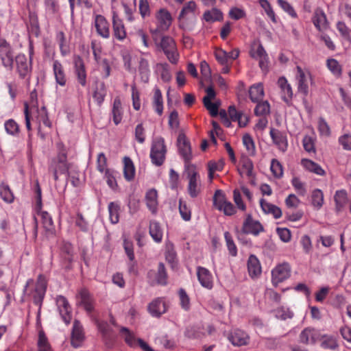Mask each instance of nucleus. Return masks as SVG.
Returning <instances> with one entry per match:
<instances>
[{
	"instance_id": "13d9d810",
	"label": "nucleus",
	"mask_w": 351,
	"mask_h": 351,
	"mask_svg": "<svg viewBox=\"0 0 351 351\" xmlns=\"http://www.w3.org/2000/svg\"><path fill=\"white\" fill-rule=\"evenodd\" d=\"M157 282L162 285H165L167 282V274L165 265L162 263H160L158 267V273L156 275Z\"/></svg>"
},
{
	"instance_id": "69168bd1",
	"label": "nucleus",
	"mask_w": 351,
	"mask_h": 351,
	"mask_svg": "<svg viewBox=\"0 0 351 351\" xmlns=\"http://www.w3.org/2000/svg\"><path fill=\"white\" fill-rule=\"evenodd\" d=\"M321 346L324 349L335 350L338 347V343L335 338L332 337H325L322 341Z\"/></svg>"
},
{
	"instance_id": "cd10ccee",
	"label": "nucleus",
	"mask_w": 351,
	"mask_h": 351,
	"mask_svg": "<svg viewBox=\"0 0 351 351\" xmlns=\"http://www.w3.org/2000/svg\"><path fill=\"white\" fill-rule=\"evenodd\" d=\"M38 215L40 216L42 223L46 231L47 236H53L55 232V228L51 215L46 211H40Z\"/></svg>"
},
{
	"instance_id": "f8f14e48",
	"label": "nucleus",
	"mask_w": 351,
	"mask_h": 351,
	"mask_svg": "<svg viewBox=\"0 0 351 351\" xmlns=\"http://www.w3.org/2000/svg\"><path fill=\"white\" fill-rule=\"evenodd\" d=\"M99 331L102 335L103 339L105 343L108 346H111L115 337V334L110 326L106 322H96Z\"/></svg>"
},
{
	"instance_id": "774afa93",
	"label": "nucleus",
	"mask_w": 351,
	"mask_h": 351,
	"mask_svg": "<svg viewBox=\"0 0 351 351\" xmlns=\"http://www.w3.org/2000/svg\"><path fill=\"white\" fill-rule=\"evenodd\" d=\"M338 142L343 149L351 151V134H345L340 136L338 138Z\"/></svg>"
},
{
	"instance_id": "72a5a7b5",
	"label": "nucleus",
	"mask_w": 351,
	"mask_h": 351,
	"mask_svg": "<svg viewBox=\"0 0 351 351\" xmlns=\"http://www.w3.org/2000/svg\"><path fill=\"white\" fill-rule=\"evenodd\" d=\"M149 234L156 243H160L163 237V230L160 224L156 221H151L149 223Z\"/></svg>"
},
{
	"instance_id": "6e6552de",
	"label": "nucleus",
	"mask_w": 351,
	"mask_h": 351,
	"mask_svg": "<svg viewBox=\"0 0 351 351\" xmlns=\"http://www.w3.org/2000/svg\"><path fill=\"white\" fill-rule=\"evenodd\" d=\"M291 275V267L289 263H284L277 265L271 271L272 283L277 286L279 283L289 278Z\"/></svg>"
},
{
	"instance_id": "b1692460",
	"label": "nucleus",
	"mask_w": 351,
	"mask_h": 351,
	"mask_svg": "<svg viewBox=\"0 0 351 351\" xmlns=\"http://www.w3.org/2000/svg\"><path fill=\"white\" fill-rule=\"evenodd\" d=\"M148 310L152 316L158 317L166 312V304L162 298H157L149 304Z\"/></svg>"
},
{
	"instance_id": "58836bf2",
	"label": "nucleus",
	"mask_w": 351,
	"mask_h": 351,
	"mask_svg": "<svg viewBox=\"0 0 351 351\" xmlns=\"http://www.w3.org/2000/svg\"><path fill=\"white\" fill-rule=\"evenodd\" d=\"M196 8V3L193 1H190L185 3L180 12L178 16L179 20L184 19L187 17L194 16L195 14Z\"/></svg>"
},
{
	"instance_id": "f03ea898",
	"label": "nucleus",
	"mask_w": 351,
	"mask_h": 351,
	"mask_svg": "<svg viewBox=\"0 0 351 351\" xmlns=\"http://www.w3.org/2000/svg\"><path fill=\"white\" fill-rule=\"evenodd\" d=\"M188 180L187 191L191 197H197L201 193L200 176L195 166H191L184 170Z\"/></svg>"
},
{
	"instance_id": "bf43d9fd",
	"label": "nucleus",
	"mask_w": 351,
	"mask_h": 351,
	"mask_svg": "<svg viewBox=\"0 0 351 351\" xmlns=\"http://www.w3.org/2000/svg\"><path fill=\"white\" fill-rule=\"evenodd\" d=\"M179 212L184 221H189L191 219V211L187 206L186 203L182 201V199L179 200Z\"/></svg>"
},
{
	"instance_id": "37998d69",
	"label": "nucleus",
	"mask_w": 351,
	"mask_h": 351,
	"mask_svg": "<svg viewBox=\"0 0 351 351\" xmlns=\"http://www.w3.org/2000/svg\"><path fill=\"white\" fill-rule=\"evenodd\" d=\"M156 72L160 74V78L164 82H169L172 79L169 64L167 63L157 64Z\"/></svg>"
},
{
	"instance_id": "aec40b11",
	"label": "nucleus",
	"mask_w": 351,
	"mask_h": 351,
	"mask_svg": "<svg viewBox=\"0 0 351 351\" xmlns=\"http://www.w3.org/2000/svg\"><path fill=\"white\" fill-rule=\"evenodd\" d=\"M84 338L83 328L78 320H75L71 333V344L74 348L81 346Z\"/></svg>"
},
{
	"instance_id": "20e7f679",
	"label": "nucleus",
	"mask_w": 351,
	"mask_h": 351,
	"mask_svg": "<svg viewBox=\"0 0 351 351\" xmlns=\"http://www.w3.org/2000/svg\"><path fill=\"white\" fill-rule=\"evenodd\" d=\"M214 206L220 211H223L226 215H232L236 209L233 204L227 201L224 193L221 190H217L213 197Z\"/></svg>"
},
{
	"instance_id": "c756f323",
	"label": "nucleus",
	"mask_w": 351,
	"mask_h": 351,
	"mask_svg": "<svg viewBox=\"0 0 351 351\" xmlns=\"http://www.w3.org/2000/svg\"><path fill=\"white\" fill-rule=\"evenodd\" d=\"M247 269L252 278H256L261 274V267L258 259L254 255H251L247 261Z\"/></svg>"
},
{
	"instance_id": "864d4df0",
	"label": "nucleus",
	"mask_w": 351,
	"mask_h": 351,
	"mask_svg": "<svg viewBox=\"0 0 351 351\" xmlns=\"http://www.w3.org/2000/svg\"><path fill=\"white\" fill-rule=\"evenodd\" d=\"M269 112L270 105L267 101L258 102L254 109V113L256 116H264L269 114Z\"/></svg>"
},
{
	"instance_id": "c03bdc74",
	"label": "nucleus",
	"mask_w": 351,
	"mask_h": 351,
	"mask_svg": "<svg viewBox=\"0 0 351 351\" xmlns=\"http://www.w3.org/2000/svg\"><path fill=\"white\" fill-rule=\"evenodd\" d=\"M153 106L155 111L161 115L163 112V101L160 90L158 88L154 89V94L153 98Z\"/></svg>"
},
{
	"instance_id": "f257e3e1",
	"label": "nucleus",
	"mask_w": 351,
	"mask_h": 351,
	"mask_svg": "<svg viewBox=\"0 0 351 351\" xmlns=\"http://www.w3.org/2000/svg\"><path fill=\"white\" fill-rule=\"evenodd\" d=\"M167 147L165 138L156 136L152 139L150 147L149 157L153 165L160 167L163 165L166 159Z\"/></svg>"
},
{
	"instance_id": "3c124183",
	"label": "nucleus",
	"mask_w": 351,
	"mask_h": 351,
	"mask_svg": "<svg viewBox=\"0 0 351 351\" xmlns=\"http://www.w3.org/2000/svg\"><path fill=\"white\" fill-rule=\"evenodd\" d=\"M4 128L7 134L16 136L19 133V125L14 119H9L4 123Z\"/></svg>"
},
{
	"instance_id": "ddd939ff",
	"label": "nucleus",
	"mask_w": 351,
	"mask_h": 351,
	"mask_svg": "<svg viewBox=\"0 0 351 351\" xmlns=\"http://www.w3.org/2000/svg\"><path fill=\"white\" fill-rule=\"evenodd\" d=\"M197 276L200 285L208 289L213 287V279L210 271L201 266L197 267Z\"/></svg>"
},
{
	"instance_id": "a878e982",
	"label": "nucleus",
	"mask_w": 351,
	"mask_h": 351,
	"mask_svg": "<svg viewBox=\"0 0 351 351\" xmlns=\"http://www.w3.org/2000/svg\"><path fill=\"white\" fill-rule=\"evenodd\" d=\"M146 205L149 210L156 214L158 209V193L154 189H149L145 195Z\"/></svg>"
},
{
	"instance_id": "de8ad7c7",
	"label": "nucleus",
	"mask_w": 351,
	"mask_h": 351,
	"mask_svg": "<svg viewBox=\"0 0 351 351\" xmlns=\"http://www.w3.org/2000/svg\"><path fill=\"white\" fill-rule=\"evenodd\" d=\"M0 197L5 202L8 204L12 203L14 199L10 186L4 182L0 184Z\"/></svg>"
},
{
	"instance_id": "6ab92c4d",
	"label": "nucleus",
	"mask_w": 351,
	"mask_h": 351,
	"mask_svg": "<svg viewBox=\"0 0 351 351\" xmlns=\"http://www.w3.org/2000/svg\"><path fill=\"white\" fill-rule=\"evenodd\" d=\"M278 85L281 89L282 99L288 105L291 106L293 97V90L291 85L287 79L281 77L278 80Z\"/></svg>"
},
{
	"instance_id": "f3484780",
	"label": "nucleus",
	"mask_w": 351,
	"mask_h": 351,
	"mask_svg": "<svg viewBox=\"0 0 351 351\" xmlns=\"http://www.w3.org/2000/svg\"><path fill=\"white\" fill-rule=\"evenodd\" d=\"M46 288L47 286L45 282L41 280L40 277L36 284L34 291L32 293L33 302L36 305L38 306L39 308L41 307L43 300L45 295Z\"/></svg>"
},
{
	"instance_id": "9d476101",
	"label": "nucleus",
	"mask_w": 351,
	"mask_h": 351,
	"mask_svg": "<svg viewBox=\"0 0 351 351\" xmlns=\"http://www.w3.org/2000/svg\"><path fill=\"white\" fill-rule=\"evenodd\" d=\"M264 230L263 225L258 220L254 219L251 214L246 215L242 226V231L244 233L258 236Z\"/></svg>"
},
{
	"instance_id": "423d86ee",
	"label": "nucleus",
	"mask_w": 351,
	"mask_h": 351,
	"mask_svg": "<svg viewBox=\"0 0 351 351\" xmlns=\"http://www.w3.org/2000/svg\"><path fill=\"white\" fill-rule=\"evenodd\" d=\"M160 47L169 61L172 64H177L179 60V54L174 40L170 36H164L162 38Z\"/></svg>"
},
{
	"instance_id": "79ce46f5",
	"label": "nucleus",
	"mask_w": 351,
	"mask_h": 351,
	"mask_svg": "<svg viewBox=\"0 0 351 351\" xmlns=\"http://www.w3.org/2000/svg\"><path fill=\"white\" fill-rule=\"evenodd\" d=\"M312 20L313 25L319 31H321L326 26L327 21L326 14L321 10H315Z\"/></svg>"
},
{
	"instance_id": "9b49d317",
	"label": "nucleus",
	"mask_w": 351,
	"mask_h": 351,
	"mask_svg": "<svg viewBox=\"0 0 351 351\" xmlns=\"http://www.w3.org/2000/svg\"><path fill=\"white\" fill-rule=\"evenodd\" d=\"M228 339L234 346H246L250 342L248 334L238 328L232 330L228 335Z\"/></svg>"
},
{
	"instance_id": "dca6fc26",
	"label": "nucleus",
	"mask_w": 351,
	"mask_h": 351,
	"mask_svg": "<svg viewBox=\"0 0 351 351\" xmlns=\"http://www.w3.org/2000/svg\"><path fill=\"white\" fill-rule=\"evenodd\" d=\"M250 55L253 58L258 59L259 60V66L263 71H266L268 66V55L265 50L263 46L259 44L257 48L252 49Z\"/></svg>"
},
{
	"instance_id": "603ef678",
	"label": "nucleus",
	"mask_w": 351,
	"mask_h": 351,
	"mask_svg": "<svg viewBox=\"0 0 351 351\" xmlns=\"http://www.w3.org/2000/svg\"><path fill=\"white\" fill-rule=\"evenodd\" d=\"M109 218L112 223L115 224L119 221V206L114 202L108 204Z\"/></svg>"
},
{
	"instance_id": "bb28decb",
	"label": "nucleus",
	"mask_w": 351,
	"mask_h": 351,
	"mask_svg": "<svg viewBox=\"0 0 351 351\" xmlns=\"http://www.w3.org/2000/svg\"><path fill=\"white\" fill-rule=\"evenodd\" d=\"M53 71L56 82L61 86L66 85V79L63 66L58 60H54L53 62Z\"/></svg>"
},
{
	"instance_id": "0e129e2a",
	"label": "nucleus",
	"mask_w": 351,
	"mask_h": 351,
	"mask_svg": "<svg viewBox=\"0 0 351 351\" xmlns=\"http://www.w3.org/2000/svg\"><path fill=\"white\" fill-rule=\"evenodd\" d=\"M337 29L345 39L351 42V30L346 26L345 23L339 21L337 23Z\"/></svg>"
},
{
	"instance_id": "2eb2a0df",
	"label": "nucleus",
	"mask_w": 351,
	"mask_h": 351,
	"mask_svg": "<svg viewBox=\"0 0 351 351\" xmlns=\"http://www.w3.org/2000/svg\"><path fill=\"white\" fill-rule=\"evenodd\" d=\"M319 337L320 334L315 328H306L300 334L299 341L303 344L313 345L319 340Z\"/></svg>"
},
{
	"instance_id": "49530a36",
	"label": "nucleus",
	"mask_w": 351,
	"mask_h": 351,
	"mask_svg": "<svg viewBox=\"0 0 351 351\" xmlns=\"http://www.w3.org/2000/svg\"><path fill=\"white\" fill-rule=\"evenodd\" d=\"M326 66L328 70L336 77H339L342 74V66L339 62L334 58H328L326 60Z\"/></svg>"
},
{
	"instance_id": "338daca9",
	"label": "nucleus",
	"mask_w": 351,
	"mask_h": 351,
	"mask_svg": "<svg viewBox=\"0 0 351 351\" xmlns=\"http://www.w3.org/2000/svg\"><path fill=\"white\" fill-rule=\"evenodd\" d=\"M180 305L186 311L190 308V299L184 289H180L178 292Z\"/></svg>"
},
{
	"instance_id": "1a4fd4ad",
	"label": "nucleus",
	"mask_w": 351,
	"mask_h": 351,
	"mask_svg": "<svg viewBox=\"0 0 351 351\" xmlns=\"http://www.w3.org/2000/svg\"><path fill=\"white\" fill-rule=\"evenodd\" d=\"M0 58L5 67L12 69L13 51L10 45L4 39H0Z\"/></svg>"
},
{
	"instance_id": "4468645a",
	"label": "nucleus",
	"mask_w": 351,
	"mask_h": 351,
	"mask_svg": "<svg viewBox=\"0 0 351 351\" xmlns=\"http://www.w3.org/2000/svg\"><path fill=\"white\" fill-rule=\"evenodd\" d=\"M273 143L282 152H285L288 147L287 135L275 128H271L269 131Z\"/></svg>"
},
{
	"instance_id": "0eeeda50",
	"label": "nucleus",
	"mask_w": 351,
	"mask_h": 351,
	"mask_svg": "<svg viewBox=\"0 0 351 351\" xmlns=\"http://www.w3.org/2000/svg\"><path fill=\"white\" fill-rule=\"evenodd\" d=\"M178 147L179 154L184 162V169H189L191 166H195L191 163L192 159L191 147L190 143L184 135H179L178 138Z\"/></svg>"
},
{
	"instance_id": "473e14b6",
	"label": "nucleus",
	"mask_w": 351,
	"mask_h": 351,
	"mask_svg": "<svg viewBox=\"0 0 351 351\" xmlns=\"http://www.w3.org/2000/svg\"><path fill=\"white\" fill-rule=\"evenodd\" d=\"M301 165L307 171L318 176H324L326 172L322 167L311 160L304 158L301 160Z\"/></svg>"
},
{
	"instance_id": "7ed1b4c3",
	"label": "nucleus",
	"mask_w": 351,
	"mask_h": 351,
	"mask_svg": "<svg viewBox=\"0 0 351 351\" xmlns=\"http://www.w3.org/2000/svg\"><path fill=\"white\" fill-rule=\"evenodd\" d=\"M295 79L298 84V90L304 96L309 92V83L314 84L311 72L308 69H303L301 66H296Z\"/></svg>"
},
{
	"instance_id": "c9c22d12",
	"label": "nucleus",
	"mask_w": 351,
	"mask_h": 351,
	"mask_svg": "<svg viewBox=\"0 0 351 351\" xmlns=\"http://www.w3.org/2000/svg\"><path fill=\"white\" fill-rule=\"evenodd\" d=\"M29 32L38 37L40 34V26L38 16L35 12H30L29 14V23L27 25Z\"/></svg>"
},
{
	"instance_id": "a19ab883",
	"label": "nucleus",
	"mask_w": 351,
	"mask_h": 351,
	"mask_svg": "<svg viewBox=\"0 0 351 351\" xmlns=\"http://www.w3.org/2000/svg\"><path fill=\"white\" fill-rule=\"evenodd\" d=\"M311 204L315 209L319 210L324 203V193L322 190L316 189L311 193Z\"/></svg>"
},
{
	"instance_id": "5701e85b",
	"label": "nucleus",
	"mask_w": 351,
	"mask_h": 351,
	"mask_svg": "<svg viewBox=\"0 0 351 351\" xmlns=\"http://www.w3.org/2000/svg\"><path fill=\"white\" fill-rule=\"evenodd\" d=\"M335 202V211L337 213L342 212L348 202V193L346 190H338L334 195Z\"/></svg>"
},
{
	"instance_id": "4c0bfd02",
	"label": "nucleus",
	"mask_w": 351,
	"mask_h": 351,
	"mask_svg": "<svg viewBox=\"0 0 351 351\" xmlns=\"http://www.w3.org/2000/svg\"><path fill=\"white\" fill-rule=\"evenodd\" d=\"M114 36L119 40H122L125 38L126 33L122 21L115 15L112 18Z\"/></svg>"
},
{
	"instance_id": "393cba45",
	"label": "nucleus",
	"mask_w": 351,
	"mask_h": 351,
	"mask_svg": "<svg viewBox=\"0 0 351 351\" xmlns=\"http://www.w3.org/2000/svg\"><path fill=\"white\" fill-rule=\"evenodd\" d=\"M69 165L68 163L57 162V160H51L49 166V171L52 172L55 180H58V174H64L68 172Z\"/></svg>"
},
{
	"instance_id": "680f3d73",
	"label": "nucleus",
	"mask_w": 351,
	"mask_h": 351,
	"mask_svg": "<svg viewBox=\"0 0 351 351\" xmlns=\"http://www.w3.org/2000/svg\"><path fill=\"white\" fill-rule=\"evenodd\" d=\"M271 171L276 178H281L283 175L282 166L276 159H272L271 162Z\"/></svg>"
},
{
	"instance_id": "4be33fe9",
	"label": "nucleus",
	"mask_w": 351,
	"mask_h": 351,
	"mask_svg": "<svg viewBox=\"0 0 351 351\" xmlns=\"http://www.w3.org/2000/svg\"><path fill=\"white\" fill-rule=\"evenodd\" d=\"M74 64L77 81L82 86H85L86 85V72L82 59L80 56L77 57L75 59Z\"/></svg>"
},
{
	"instance_id": "39448f33",
	"label": "nucleus",
	"mask_w": 351,
	"mask_h": 351,
	"mask_svg": "<svg viewBox=\"0 0 351 351\" xmlns=\"http://www.w3.org/2000/svg\"><path fill=\"white\" fill-rule=\"evenodd\" d=\"M156 29L153 33H162L169 29L172 23V16L170 12L165 8H161L156 12Z\"/></svg>"
},
{
	"instance_id": "4d7b16f0",
	"label": "nucleus",
	"mask_w": 351,
	"mask_h": 351,
	"mask_svg": "<svg viewBox=\"0 0 351 351\" xmlns=\"http://www.w3.org/2000/svg\"><path fill=\"white\" fill-rule=\"evenodd\" d=\"M259 4L263 9H264L267 16L274 23H276V14L271 6V4L267 0H259Z\"/></svg>"
},
{
	"instance_id": "a211bd4d",
	"label": "nucleus",
	"mask_w": 351,
	"mask_h": 351,
	"mask_svg": "<svg viewBox=\"0 0 351 351\" xmlns=\"http://www.w3.org/2000/svg\"><path fill=\"white\" fill-rule=\"evenodd\" d=\"M17 72L20 77L24 78L30 72L32 69L31 60H27L24 54H19L15 58Z\"/></svg>"
},
{
	"instance_id": "5fc2aeb1",
	"label": "nucleus",
	"mask_w": 351,
	"mask_h": 351,
	"mask_svg": "<svg viewBox=\"0 0 351 351\" xmlns=\"http://www.w3.org/2000/svg\"><path fill=\"white\" fill-rule=\"evenodd\" d=\"M224 238L230 254L232 255V256H236L237 254V248L230 233L228 232H226L224 233Z\"/></svg>"
},
{
	"instance_id": "8fccbe9b",
	"label": "nucleus",
	"mask_w": 351,
	"mask_h": 351,
	"mask_svg": "<svg viewBox=\"0 0 351 351\" xmlns=\"http://www.w3.org/2000/svg\"><path fill=\"white\" fill-rule=\"evenodd\" d=\"M38 351H52L48 339L43 330L39 331L38 340Z\"/></svg>"
},
{
	"instance_id": "ea45409f",
	"label": "nucleus",
	"mask_w": 351,
	"mask_h": 351,
	"mask_svg": "<svg viewBox=\"0 0 351 351\" xmlns=\"http://www.w3.org/2000/svg\"><path fill=\"white\" fill-rule=\"evenodd\" d=\"M106 95V88L105 84L104 82L97 84L93 97L99 106L104 102Z\"/></svg>"
},
{
	"instance_id": "7c9ffc66",
	"label": "nucleus",
	"mask_w": 351,
	"mask_h": 351,
	"mask_svg": "<svg viewBox=\"0 0 351 351\" xmlns=\"http://www.w3.org/2000/svg\"><path fill=\"white\" fill-rule=\"evenodd\" d=\"M253 169L254 165L250 158L245 157L241 159V167L238 169L239 173L241 176L245 175L249 178H253Z\"/></svg>"
},
{
	"instance_id": "e2e57ef3",
	"label": "nucleus",
	"mask_w": 351,
	"mask_h": 351,
	"mask_svg": "<svg viewBox=\"0 0 351 351\" xmlns=\"http://www.w3.org/2000/svg\"><path fill=\"white\" fill-rule=\"evenodd\" d=\"M57 147L58 149L57 157L53 158L52 160H57V162H58L68 163L66 150L64 145L61 143H59L57 144Z\"/></svg>"
},
{
	"instance_id": "f704fd0d",
	"label": "nucleus",
	"mask_w": 351,
	"mask_h": 351,
	"mask_svg": "<svg viewBox=\"0 0 351 351\" xmlns=\"http://www.w3.org/2000/svg\"><path fill=\"white\" fill-rule=\"evenodd\" d=\"M138 71L141 80L147 83L149 78V66L148 60L144 58H141L138 62Z\"/></svg>"
},
{
	"instance_id": "052dcab7",
	"label": "nucleus",
	"mask_w": 351,
	"mask_h": 351,
	"mask_svg": "<svg viewBox=\"0 0 351 351\" xmlns=\"http://www.w3.org/2000/svg\"><path fill=\"white\" fill-rule=\"evenodd\" d=\"M302 145L306 152L308 153H315V141L311 136L308 135L305 136L302 140Z\"/></svg>"
},
{
	"instance_id": "09e8293b",
	"label": "nucleus",
	"mask_w": 351,
	"mask_h": 351,
	"mask_svg": "<svg viewBox=\"0 0 351 351\" xmlns=\"http://www.w3.org/2000/svg\"><path fill=\"white\" fill-rule=\"evenodd\" d=\"M203 17L207 22L219 21L222 19L223 14L219 10L213 8L211 10L205 12Z\"/></svg>"
},
{
	"instance_id": "2f4dec72",
	"label": "nucleus",
	"mask_w": 351,
	"mask_h": 351,
	"mask_svg": "<svg viewBox=\"0 0 351 351\" xmlns=\"http://www.w3.org/2000/svg\"><path fill=\"white\" fill-rule=\"evenodd\" d=\"M80 299V304L85 310L90 313L93 311V302L89 292L86 289H82L78 293Z\"/></svg>"
},
{
	"instance_id": "412c9836",
	"label": "nucleus",
	"mask_w": 351,
	"mask_h": 351,
	"mask_svg": "<svg viewBox=\"0 0 351 351\" xmlns=\"http://www.w3.org/2000/svg\"><path fill=\"white\" fill-rule=\"evenodd\" d=\"M95 26L97 34L104 38L110 36L109 24L104 16L98 14L95 19Z\"/></svg>"
},
{
	"instance_id": "e433bc0d",
	"label": "nucleus",
	"mask_w": 351,
	"mask_h": 351,
	"mask_svg": "<svg viewBox=\"0 0 351 351\" xmlns=\"http://www.w3.org/2000/svg\"><path fill=\"white\" fill-rule=\"evenodd\" d=\"M249 95L252 102H258L264 96L263 86L261 84L252 85L250 88Z\"/></svg>"
},
{
	"instance_id": "a18cd8bd",
	"label": "nucleus",
	"mask_w": 351,
	"mask_h": 351,
	"mask_svg": "<svg viewBox=\"0 0 351 351\" xmlns=\"http://www.w3.org/2000/svg\"><path fill=\"white\" fill-rule=\"evenodd\" d=\"M112 112L113 121L116 125H118L122 119L121 102L119 97H116L114 100Z\"/></svg>"
},
{
	"instance_id": "c85d7f7f",
	"label": "nucleus",
	"mask_w": 351,
	"mask_h": 351,
	"mask_svg": "<svg viewBox=\"0 0 351 351\" xmlns=\"http://www.w3.org/2000/svg\"><path fill=\"white\" fill-rule=\"evenodd\" d=\"M260 205L263 211L265 214H271L275 219H279L281 217L282 210L279 207L267 202L264 199H261L260 200Z\"/></svg>"
},
{
	"instance_id": "6e6d98bb",
	"label": "nucleus",
	"mask_w": 351,
	"mask_h": 351,
	"mask_svg": "<svg viewBox=\"0 0 351 351\" xmlns=\"http://www.w3.org/2000/svg\"><path fill=\"white\" fill-rule=\"evenodd\" d=\"M123 176L126 180H132V159L129 156H125L123 159Z\"/></svg>"
}]
</instances>
